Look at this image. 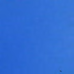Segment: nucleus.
<instances>
[{"label":"nucleus","instance_id":"1","mask_svg":"<svg viewBox=\"0 0 74 74\" xmlns=\"http://www.w3.org/2000/svg\"><path fill=\"white\" fill-rule=\"evenodd\" d=\"M60 72H62V71H60Z\"/></svg>","mask_w":74,"mask_h":74}]
</instances>
